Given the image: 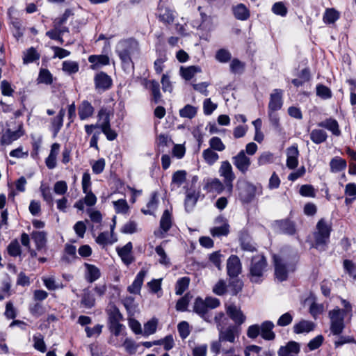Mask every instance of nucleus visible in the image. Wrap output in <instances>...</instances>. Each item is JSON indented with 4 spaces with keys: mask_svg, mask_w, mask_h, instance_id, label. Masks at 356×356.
Here are the masks:
<instances>
[{
    "mask_svg": "<svg viewBox=\"0 0 356 356\" xmlns=\"http://www.w3.org/2000/svg\"><path fill=\"white\" fill-rule=\"evenodd\" d=\"M275 325L272 321H264L260 325L254 324L248 327L247 330V336L248 338L254 339L259 335L266 341H272L275 338V333L273 331Z\"/></svg>",
    "mask_w": 356,
    "mask_h": 356,
    "instance_id": "obj_4",
    "label": "nucleus"
},
{
    "mask_svg": "<svg viewBox=\"0 0 356 356\" xmlns=\"http://www.w3.org/2000/svg\"><path fill=\"white\" fill-rule=\"evenodd\" d=\"M88 61L92 63L91 68L95 70L99 66L109 64V58L106 55H91Z\"/></svg>",
    "mask_w": 356,
    "mask_h": 356,
    "instance_id": "obj_33",
    "label": "nucleus"
},
{
    "mask_svg": "<svg viewBox=\"0 0 356 356\" xmlns=\"http://www.w3.org/2000/svg\"><path fill=\"white\" fill-rule=\"evenodd\" d=\"M172 214L169 210L163 211L160 220V228L163 232H167L172 227Z\"/></svg>",
    "mask_w": 356,
    "mask_h": 356,
    "instance_id": "obj_39",
    "label": "nucleus"
},
{
    "mask_svg": "<svg viewBox=\"0 0 356 356\" xmlns=\"http://www.w3.org/2000/svg\"><path fill=\"white\" fill-rule=\"evenodd\" d=\"M315 325L309 321L302 320L293 325V332L296 334L308 333L314 329Z\"/></svg>",
    "mask_w": 356,
    "mask_h": 356,
    "instance_id": "obj_28",
    "label": "nucleus"
},
{
    "mask_svg": "<svg viewBox=\"0 0 356 356\" xmlns=\"http://www.w3.org/2000/svg\"><path fill=\"white\" fill-rule=\"evenodd\" d=\"M60 145L58 143H54L51 145L50 154L46 159V165L49 169H54L56 165V156L58 154Z\"/></svg>",
    "mask_w": 356,
    "mask_h": 356,
    "instance_id": "obj_32",
    "label": "nucleus"
},
{
    "mask_svg": "<svg viewBox=\"0 0 356 356\" xmlns=\"http://www.w3.org/2000/svg\"><path fill=\"white\" fill-rule=\"evenodd\" d=\"M190 280L187 277H181L178 280L176 284V294L181 295L188 288Z\"/></svg>",
    "mask_w": 356,
    "mask_h": 356,
    "instance_id": "obj_48",
    "label": "nucleus"
},
{
    "mask_svg": "<svg viewBox=\"0 0 356 356\" xmlns=\"http://www.w3.org/2000/svg\"><path fill=\"white\" fill-rule=\"evenodd\" d=\"M142 84L147 89H149L152 92L153 101L157 104L161 99V94L160 92V85L159 82L155 80H148L143 79Z\"/></svg>",
    "mask_w": 356,
    "mask_h": 356,
    "instance_id": "obj_15",
    "label": "nucleus"
},
{
    "mask_svg": "<svg viewBox=\"0 0 356 356\" xmlns=\"http://www.w3.org/2000/svg\"><path fill=\"white\" fill-rule=\"evenodd\" d=\"M216 222H223L220 226H216L211 229V234L213 236H227L229 234V225L227 222H225L222 217H218L216 219Z\"/></svg>",
    "mask_w": 356,
    "mask_h": 356,
    "instance_id": "obj_26",
    "label": "nucleus"
},
{
    "mask_svg": "<svg viewBox=\"0 0 356 356\" xmlns=\"http://www.w3.org/2000/svg\"><path fill=\"white\" fill-rule=\"evenodd\" d=\"M156 254L159 256V263L162 265L168 266L170 265V259L167 256L165 251L161 245H158L155 248Z\"/></svg>",
    "mask_w": 356,
    "mask_h": 356,
    "instance_id": "obj_52",
    "label": "nucleus"
},
{
    "mask_svg": "<svg viewBox=\"0 0 356 356\" xmlns=\"http://www.w3.org/2000/svg\"><path fill=\"white\" fill-rule=\"evenodd\" d=\"M286 166L290 169H294L298 164V157L299 152L298 147L291 146L286 149Z\"/></svg>",
    "mask_w": 356,
    "mask_h": 356,
    "instance_id": "obj_22",
    "label": "nucleus"
},
{
    "mask_svg": "<svg viewBox=\"0 0 356 356\" xmlns=\"http://www.w3.org/2000/svg\"><path fill=\"white\" fill-rule=\"evenodd\" d=\"M201 72L200 67L197 66H189L187 67H181L180 74L186 80H191L195 74Z\"/></svg>",
    "mask_w": 356,
    "mask_h": 356,
    "instance_id": "obj_40",
    "label": "nucleus"
},
{
    "mask_svg": "<svg viewBox=\"0 0 356 356\" xmlns=\"http://www.w3.org/2000/svg\"><path fill=\"white\" fill-rule=\"evenodd\" d=\"M209 145L211 149L216 151L222 152L225 149V145L222 140L217 136L212 137L209 140Z\"/></svg>",
    "mask_w": 356,
    "mask_h": 356,
    "instance_id": "obj_49",
    "label": "nucleus"
},
{
    "mask_svg": "<svg viewBox=\"0 0 356 356\" xmlns=\"http://www.w3.org/2000/svg\"><path fill=\"white\" fill-rule=\"evenodd\" d=\"M186 179V172L185 170H177L172 175L171 187L174 189L175 187H180Z\"/></svg>",
    "mask_w": 356,
    "mask_h": 356,
    "instance_id": "obj_38",
    "label": "nucleus"
},
{
    "mask_svg": "<svg viewBox=\"0 0 356 356\" xmlns=\"http://www.w3.org/2000/svg\"><path fill=\"white\" fill-rule=\"evenodd\" d=\"M132 248V243L129 242L122 248L118 249V253L119 256L120 257L123 263L127 266L131 264L134 261L133 256L131 255Z\"/></svg>",
    "mask_w": 356,
    "mask_h": 356,
    "instance_id": "obj_21",
    "label": "nucleus"
},
{
    "mask_svg": "<svg viewBox=\"0 0 356 356\" xmlns=\"http://www.w3.org/2000/svg\"><path fill=\"white\" fill-rule=\"evenodd\" d=\"M233 13L235 17L239 20H246L250 17V10L243 3H239L233 8Z\"/></svg>",
    "mask_w": 356,
    "mask_h": 356,
    "instance_id": "obj_36",
    "label": "nucleus"
},
{
    "mask_svg": "<svg viewBox=\"0 0 356 356\" xmlns=\"http://www.w3.org/2000/svg\"><path fill=\"white\" fill-rule=\"evenodd\" d=\"M113 224L111 226V234L107 232L100 233L96 238V242L98 244L106 245L116 241V238L113 239V232L115 226V216L113 218Z\"/></svg>",
    "mask_w": 356,
    "mask_h": 356,
    "instance_id": "obj_24",
    "label": "nucleus"
},
{
    "mask_svg": "<svg viewBox=\"0 0 356 356\" xmlns=\"http://www.w3.org/2000/svg\"><path fill=\"white\" fill-rule=\"evenodd\" d=\"M95 87L98 92L108 90L112 86V79L105 72L97 73L94 78Z\"/></svg>",
    "mask_w": 356,
    "mask_h": 356,
    "instance_id": "obj_13",
    "label": "nucleus"
},
{
    "mask_svg": "<svg viewBox=\"0 0 356 356\" xmlns=\"http://www.w3.org/2000/svg\"><path fill=\"white\" fill-rule=\"evenodd\" d=\"M300 345L296 341H290L285 346H282L278 350L279 356H298L300 352Z\"/></svg>",
    "mask_w": 356,
    "mask_h": 356,
    "instance_id": "obj_18",
    "label": "nucleus"
},
{
    "mask_svg": "<svg viewBox=\"0 0 356 356\" xmlns=\"http://www.w3.org/2000/svg\"><path fill=\"white\" fill-rule=\"evenodd\" d=\"M31 238L35 243L38 250H42L46 245L47 234L44 231H34L31 233Z\"/></svg>",
    "mask_w": 356,
    "mask_h": 356,
    "instance_id": "obj_30",
    "label": "nucleus"
},
{
    "mask_svg": "<svg viewBox=\"0 0 356 356\" xmlns=\"http://www.w3.org/2000/svg\"><path fill=\"white\" fill-rule=\"evenodd\" d=\"M226 314L234 322V325H238L239 327L245 321L246 316L241 311V307L236 304L228 302L225 305Z\"/></svg>",
    "mask_w": 356,
    "mask_h": 356,
    "instance_id": "obj_10",
    "label": "nucleus"
},
{
    "mask_svg": "<svg viewBox=\"0 0 356 356\" xmlns=\"http://www.w3.org/2000/svg\"><path fill=\"white\" fill-rule=\"evenodd\" d=\"M178 332L182 339H186L190 334L189 325L186 321H181L177 326Z\"/></svg>",
    "mask_w": 356,
    "mask_h": 356,
    "instance_id": "obj_63",
    "label": "nucleus"
},
{
    "mask_svg": "<svg viewBox=\"0 0 356 356\" xmlns=\"http://www.w3.org/2000/svg\"><path fill=\"white\" fill-rule=\"evenodd\" d=\"M8 252L13 257H17L21 254V247L17 240H14L10 242L8 246Z\"/></svg>",
    "mask_w": 356,
    "mask_h": 356,
    "instance_id": "obj_50",
    "label": "nucleus"
},
{
    "mask_svg": "<svg viewBox=\"0 0 356 356\" xmlns=\"http://www.w3.org/2000/svg\"><path fill=\"white\" fill-rule=\"evenodd\" d=\"M115 211L117 213L127 214L129 212V207L124 199H120L113 202Z\"/></svg>",
    "mask_w": 356,
    "mask_h": 356,
    "instance_id": "obj_45",
    "label": "nucleus"
},
{
    "mask_svg": "<svg viewBox=\"0 0 356 356\" xmlns=\"http://www.w3.org/2000/svg\"><path fill=\"white\" fill-rule=\"evenodd\" d=\"M273 261L275 277L282 282L287 279L290 273L295 271L298 257L294 251L288 254L285 250H282L280 254L273 256Z\"/></svg>",
    "mask_w": 356,
    "mask_h": 356,
    "instance_id": "obj_1",
    "label": "nucleus"
},
{
    "mask_svg": "<svg viewBox=\"0 0 356 356\" xmlns=\"http://www.w3.org/2000/svg\"><path fill=\"white\" fill-rule=\"evenodd\" d=\"M311 140L316 144L319 145L326 141L328 136L325 131L320 129H314L310 132Z\"/></svg>",
    "mask_w": 356,
    "mask_h": 356,
    "instance_id": "obj_34",
    "label": "nucleus"
},
{
    "mask_svg": "<svg viewBox=\"0 0 356 356\" xmlns=\"http://www.w3.org/2000/svg\"><path fill=\"white\" fill-rule=\"evenodd\" d=\"M318 127L327 129L335 136H340L341 134L338 122L332 118H326L320 122L318 123Z\"/></svg>",
    "mask_w": 356,
    "mask_h": 356,
    "instance_id": "obj_17",
    "label": "nucleus"
},
{
    "mask_svg": "<svg viewBox=\"0 0 356 356\" xmlns=\"http://www.w3.org/2000/svg\"><path fill=\"white\" fill-rule=\"evenodd\" d=\"M86 268V279L90 283H92L98 280L101 276L100 270L95 265L85 263Z\"/></svg>",
    "mask_w": 356,
    "mask_h": 356,
    "instance_id": "obj_27",
    "label": "nucleus"
},
{
    "mask_svg": "<svg viewBox=\"0 0 356 356\" xmlns=\"http://www.w3.org/2000/svg\"><path fill=\"white\" fill-rule=\"evenodd\" d=\"M343 267L350 276L356 279V265L350 260L343 261Z\"/></svg>",
    "mask_w": 356,
    "mask_h": 356,
    "instance_id": "obj_64",
    "label": "nucleus"
},
{
    "mask_svg": "<svg viewBox=\"0 0 356 356\" xmlns=\"http://www.w3.org/2000/svg\"><path fill=\"white\" fill-rule=\"evenodd\" d=\"M81 305L87 309H90L95 305L94 294L89 289H85L83 290L81 296Z\"/></svg>",
    "mask_w": 356,
    "mask_h": 356,
    "instance_id": "obj_31",
    "label": "nucleus"
},
{
    "mask_svg": "<svg viewBox=\"0 0 356 356\" xmlns=\"http://www.w3.org/2000/svg\"><path fill=\"white\" fill-rule=\"evenodd\" d=\"M231 58L230 52L225 49H219L216 54V59L220 63H227Z\"/></svg>",
    "mask_w": 356,
    "mask_h": 356,
    "instance_id": "obj_56",
    "label": "nucleus"
},
{
    "mask_svg": "<svg viewBox=\"0 0 356 356\" xmlns=\"http://www.w3.org/2000/svg\"><path fill=\"white\" fill-rule=\"evenodd\" d=\"M346 166V160L339 156L332 158L330 162V171L334 173L344 170Z\"/></svg>",
    "mask_w": 356,
    "mask_h": 356,
    "instance_id": "obj_35",
    "label": "nucleus"
},
{
    "mask_svg": "<svg viewBox=\"0 0 356 356\" xmlns=\"http://www.w3.org/2000/svg\"><path fill=\"white\" fill-rule=\"evenodd\" d=\"M220 177L224 178V183L229 191L232 190V182L235 179L232 166L227 161H222L218 170Z\"/></svg>",
    "mask_w": 356,
    "mask_h": 356,
    "instance_id": "obj_11",
    "label": "nucleus"
},
{
    "mask_svg": "<svg viewBox=\"0 0 356 356\" xmlns=\"http://www.w3.org/2000/svg\"><path fill=\"white\" fill-rule=\"evenodd\" d=\"M232 162L242 174H245L251 165V160L246 156L244 150L240 151L236 156H233Z\"/></svg>",
    "mask_w": 356,
    "mask_h": 356,
    "instance_id": "obj_12",
    "label": "nucleus"
},
{
    "mask_svg": "<svg viewBox=\"0 0 356 356\" xmlns=\"http://www.w3.org/2000/svg\"><path fill=\"white\" fill-rule=\"evenodd\" d=\"M241 248L245 251L254 252L256 250L254 243L248 236L241 238Z\"/></svg>",
    "mask_w": 356,
    "mask_h": 356,
    "instance_id": "obj_54",
    "label": "nucleus"
},
{
    "mask_svg": "<svg viewBox=\"0 0 356 356\" xmlns=\"http://www.w3.org/2000/svg\"><path fill=\"white\" fill-rule=\"evenodd\" d=\"M277 225L280 232L284 234L293 235L296 232L295 223L288 219L280 220Z\"/></svg>",
    "mask_w": 356,
    "mask_h": 356,
    "instance_id": "obj_29",
    "label": "nucleus"
},
{
    "mask_svg": "<svg viewBox=\"0 0 356 356\" xmlns=\"http://www.w3.org/2000/svg\"><path fill=\"white\" fill-rule=\"evenodd\" d=\"M193 312L201 316L204 321L209 322V316L207 314L208 309L204 300L201 298H197L193 305Z\"/></svg>",
    "mask_w": 356,
    "mask_h": 356,
    "instance_id": "obj_20",
    "label": "nucleus"
},
{
    "mask_svg": "<svg viewBox=\"0 0 356 356\" xmlns=\"http://www.w3.org/2000/svg\"><path fill=\"white\" fill-rule=\"evenodd\" d=\"M197 108L191 104L186 105L179 110V115L181 118L192 119L197 114Z\"/></svg>",
    "mask_w": 356,
    "mask_h": 356,
    "instance_id": "obj_44",
    "label": "nucleus"
},
{
    "mask_svg": "<svg viewBox=\"0 0 356 356\" xmlns=\"http://www.w3.org/2000/svg\"><path fill=\"white\" fill-rule=\"evenodd\" d=\"M273 154L270 152H264L258 158V165H264L273 162Z\"/></svg>",
    "mask_w": 356,
    "mask_h": 356,
    "instance_id": "obj_58",
    "label": "nucleus"
},
{
    "mask_svg": "<svg viewBox=\"0 0 356 356\" xmlns=\"http://www.w3.org/2000/svg\"><path fill=\"white\" fill-rule=\"evenodd\" d=\"M139 51V44L133 38L120 40L115 47V52L124 68H129L132 65V57L138 55Z\"/></svg>",
    "mask_w": 356,
    "mask_h": 356,
    "instance_id": "obj_3",
    "label": "nucleus"
},
{
    "mask_svg": "<svg viewBox=\"0 0 356 356\" xmlns=\"http://www.w3.org/2000/svg\"><path fill=\"white\" fill-rule=\"evenodd\" d=\"M157 327V321L155 319H152L147 322L144 325V331L143 335L148 336L154 334L156 332Z\"/></svg>",
    "mask_w": 356,
    "mask_h": 356,
    "instance_id": "obj_55",
    "label": "nucleus"
},
{
    "mask_svg": "<svg viewBox=\"0 0 356 356\" xmlns=\"http://www.w3.org/2000/svg\"><path fill=\"white\" fill-rule=\"evenodd\" d=\"M158 204L159 200L156 197V194L154 193L152 195L149 201L147 203V209H141L142 213L145 215H154L158 207Z\"/></svg>",
    "mask_w": 356,
    "mask_h": 356,
    "instance_id": "obj_41",
    "label": "nucleus"
},
{
    "mask_svg": "<svg viewBox=\"0 0 356 356\" xmlns=\"http://www.w3.org/2000/svg\"><path fill=\"white\" fill-rule=\"evenodd\" d=\"M103 325L97 324L93 327H86L85 331L88 337H98L102 332Z\"/></svg>",
    "mask_w": 356,
    "mask_h": 356,
    "instance_id": "obj_61",
    "label": "nucleus"
},
{
    "mask_svg": "<svg viewBox=\"0 0 356 356\" xmlns=\"http://www.w3.org/2000/svg\"><path fill=\"white\" fill-rule=\"evenodd\" d=\"M23 135V131L21 127L16 131H12L10 129H8L6 132L2 135L1 139V143L3 145H8L13 141L17 140Z\"/></svg>",
    "mask_w": 356,
    "mask_h": 356,
    "instance_id": "obj_19",
    "label": "nucleus"
},
{
    "mask_svg": "<svg viewBox=\"0 0 356 356\" xmlns=\"http://www.w3.org/2000/svg\"><path fill=\"white\" fill-rule=\"evenodd\" d=\"M339 17V13L334 8L326 9L323 15V22L325 24H333Z\"/></svg>",
    "mask_w": 356,
    "mask_h": 356,
    "instance_id": "obj_43",
    "label": "nucleus"
},
{
    "mask_svg": "<svg viewBox=\"0 0 356 356\" xmlns=\"http://www.w3.org/2000/svg\"><path fill=\"white\" fill-rule=\"evenodd\" d=\"M38 80L40 83L51 84L52 83V75L48 70L42 69L40 71Z\"/></svg>",
    "mask_w": 356,
    "mask_h": 356,
    "instance_id": "obj_53",
    "label": "nucleus"
},
{
    "mask_svg": "<svg viewBox=\"0 0 356 356\" xmlns=\"http://www.w3.org/2000/svg\"><path fill=\"white\" fill-rule=\"evenodd\" d=\"M79 64L72 60H65L63 63V70L67 74H74L79 71Z\"/></svg>",
    "mask_w": 356,
    "mask_h": 356,
    "instance_id": "obj_47",
    "label": "nucleus"
},
{
    "mask_svg": "<svg viewBox=\"0 0 356 356\" xmlns=\"http://www.w3.org/2000/svg\"><path fill=\"white\" fill-rule=\"evenodd\" d=\"M282 91L279 89H275L270 94V102L268 104V111L280 110L282 106Z\"/></svg>",
    "mask_w": 356,
    "mask_h": 356,
    "instance_id": "obj_16",
    "label": "nucleus"
},
{
    "mask_svg": "<svg viewBox=\"0 0 356 356\" xmlns=\"http://www.w3.org/2000/svg\"><path fill=\"white\" fill-rule=\"evenodd\" d=\"M328 316L330 320L331 333L336 336L340 335L345 327L344 317L346 316L343 314V312L338 307L330 310Z\"/></svg>",
    "mask_w": 356,
    "mask_h": 356,
    "instance_id": "obj_6",
    "label": "nucleus"
},
{
    "mask_svg": "<svg viewBox=\"0 0 356 356\" xmlns=\"http://www.w3.org/2000/svg\"><path fill=\"white\" fill-rule=\"evenodd\" d=\"M147 274V271L142 269L136 275L132 284L128 287V291L131 293H139L142 284L143 283L144 278Z\"/></svg>",
    "mask_w": 356,
    "mask_h": 356,
    "instance_id": "obj_25",
    "label": "nucleus"
},
{
    "mask_svg": "<svg viewBox=\"0 0 356 356\" xmlns=\"http://www.w3.org/2000/svg\"><path fill=\"white\" fill-rule=\"evenodd\" d=\"M266 268V261L261 254L254 256L252 259L250 271L251 275V281L255 283L261 282V277Z\"/></svg>",
    "mask_w": 356,
    "mask_h": 356,
    "instance_id": "obj_7",
    "label": "nucleus"
},
{
    "mask_svg": "<svg viewBox=\"0 0 356 356\" xmlns=\"http://www.w3.org/2000/svg\"><path fill=\"white\" fill-rule=\"evenodd\" d=\"M138 225L135 221L129 220L121 228V232L124 234H134L138 232Z\"/></svg>",
    "mask_w": 356,
    "mask_h": 356,
    "instance_id": "obj_57",
    "label": "nucleus"
},
{
    "mask_svg": "<svg viewBox=\"0 0 356 356\" xmlns=\"http://www.w3.org/2000/svg\"><path fill=\"white\" fill-rule=\"evenodd\" d=\"M202 156L205 162L210 165L216 163L219 159L218 154L211 148L204 149L202 152Z\"/></svg>",
    "mask_w": 356,
    "mask_h": 356,
    "instance_id": "obj_42",
    "label": "nucleus"
},
{
    "mask_svg": "<svg viewBox=\"0 0 356 356\" xmlns=\"http://www.w3.org/2000/svg\"><path fill=\"white\" fill-rule=\"evenodd\" d=\"M236 187L239 191V197L242 202L248 203L254 197L256 188L253 184L245 180H239Z\"/></svg>",
    "mask_w": 356,
    "mask_h": 356,
    "instance_id": "obj_9",
    "label": "nucleus"
},
{
    "mask_svg": "<svg viewBox=\"0 0 356 356\" xmlns=\"http://www.w3.org/2000/svg\"><path fill=\"white\" fill-rule=\"evenodd\" d=\"M222 255L219 251L214 252L209 255V261L212 263L218 270H221V262Z\"/></svg>",
    "mask_w": 356,
    "mask_h": 356,
    "instance_id": "obj_62",
    "label": "nucleus"
},
{
    "mask_svg": "<svg viewBox=\"0 0 356 356\" xmlns=\"http://www.w3.org/2000/svg\"><path fill=\"white\" fill-rule=\"evenodd\" d=\"M316 95L322 99H327L332 97V92L327 86L318 84L316 86Z\"/></svg>",
    "mask_w": 356,
    "mask_h": 356,
    "instance_id": "obj_51",
    "label": "nucleus"
},
{
    "mask_svg": "<svg viewBox=\"0 0 356 356\" xmlns=\"http://www.w3.org/2000/svg\"><path fill=\"white\" fill-rule=\"evenodd\" d=\"M331 228L324 219H321L316 225V231L314 234V242L313 247L320 251L326 250L329 242Z\"/></svg>",
    "mask_w": 356,
    "mask_h": 356,
    "instance_id": "obj_5",
    "label": "nucleus"
},
{
    "mask_svg": "<svg viewBox=\"0 0 356 356\" xmlns=\"http://www.w3.org/2000/svg\"><path fill=\"white\" fill-rule=\"evenodd\" d=\"M227 274L231 277H237L241 271V264L239 258L236 255H232L227 263Z\"/></svg>",
    "mask_w": 356,
    "mask_h": 356,
    "instance_id": "obj_14",
    "label": "nucleus"
},
{
    "mask_svg": "<svg viewBox=\"0 0 356 356\" xmlns=\"http://www.w3.org/2000/svg\"><path fill=\"white\" fill-rule=\"evenodd\" d=\"M40 59V54L37 52V51L31 47L24 54V56L23 58V62L24 64L33 63L35 60Z\"/></svg>",
    "mask_w": 356,
    "mask_h": 356,
    "instance_id": "obj_46",
    "label": "nucleus"
},
{
    "mask_svg": "<svg viewBox=\"0 0 356 356\" xmlns=\"http://www.w3.org/2000/svg\"><path fill=\"white\" fill-rule=\"evenodd\" d=\"M40 190L42 193V197L47 204L53 205V197L50 188L48 186L41 185Z\"/></svg>",
    "mask_w": 356,
    "mask_h": 356,
    "instance_id": "obj_60",
    "label": "nucleus"
},
{
    "mask_svg": "<svg viewBox=\"0 0 356 356\" xmlns=\"http://www.w3.org/2000/svg\"><path fill=\"white\" fill-rule=\"evenodd\" d=\"M186 193L185 209L188 212L191 211L195 205L198 199V194L196 193L195 191L188 189L186 191Z\"/></svg>",
    "mask_w": 356,
    "mask_h": 356,
    "instance_id": "obj_37",
    "label": "nucleus"
},
{
    "mask_svg": "<svg viewBox=\"0 0 356 356\" xmlns=\"http://www.w3.org/2000/svg\"><path fill=\"white\" fill-rule=\"evenodd\" d=\"M109 323L121 321L122 320V315L119 309L115 306H112L108 312Z\"/></svg>",
    "mask_w": 356,
    "mask_h": 356,
    "instance_id": "obj_59",
    "label": "nucleus"
},
{
    "mask_svg": "<svg viewBox=\"0 0 356 356\" xmlns=\"http://www.w3.org/2000/svg\"><path fill=\"white\" fill-rule=\"evenodd\" d=\"M99 122H102L101 129L108 140H113L118 134L111 128L109 113L106 108H101L98 113Z\"/></svg>",
    "mask_w": 356,
    "mask_h": 356,
    "instance_id": "obj_8",
    "label": "nucleus"
},
{
    "mask_svg": "<svg viewBox=\"0 0 356 356\" xmlns=\"http://www.w3.org/2000/svg\"><path fill=\"white\" fill-rule=\"evenodd\" d=\"M94 111V107L86 100L83 101L78 108L79 116L81 120H85L92 116Z\"/></svg>",
    "mask_w": 356,
    "mask_h": 356,
    "instance_id": "obj_23",
    "label": "nucleus"
},
{
    "mask_svg": "<svg viewBox=\"0 0 356 356\" xmlns=\"http://www.w3.org/2000/svg\"><path fill=\"white\" fill-rule=\"evenodd\" d=\"M214 322L218 331L220 341L234 343L241 334V327L238 325H229L225 327L228 319L223 312H218L214 316Z\"/></svg>",
    "mask_w": 356,
    "mask_h": 356,
    "instance_id": "obj_2",
    "label": "nucleus"
}]
</instances>
